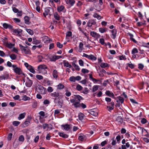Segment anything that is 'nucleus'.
<instances>
[{
	"label": "nucleus",
	"mask_w": 149,
	"mask_h": 149,
	"mask_svg": "<svg viewBox=\"0 0 149 149\" xmlns=\"http://www.w3.org/2000/svg\"><path fill=\"white\" fill-rule=\"evenodd\" d=\"M13 68L14 72L17 74L19 75L22 74V71L20 68L17 67L16 65H13L12 66Z\"/></svg>",
	"instance_id": "obj_1"
},
{
	"label": "nucleus",
	"mask_w": 149,
	"mask_h": 149,
	"mask_svg": "<svg viewBox=\"0 0 149 149\" xmlns=\"http://www.w3.org/2000/svg\"><path fill=\"white\" fill-rule=\"evenodd\" d=\"M38 92L42 94H44L45 93V89L41 85L38 86Z\"/></svg>",
	"instance_id": "obj_2"
},
{
	"label": "nucleus",
	"mask_w": 149,
	"mask_h": 149,
	"mask_svg": "<svg viewBox=\"0 0 149 149\" xmlns=\"http://www.w3.org/2000/svg\"><path fill=\"white\" fill-rule=\"evenodd\" d=\"M70 101L71 103H74L73 105L75 107L77 108L80 106L81 104L79 103V102H76L75 98L71 100Z\"/></svg>",
	"instance_id": "obj_3"
},
{
	"label": "nucleus",
	"mask_w": 149,
	"mask_h": 149,
	"mask_svg": "<svg viewBox=\"0 0 149 149\" xmlns=\"http://www.w3.org/2000/svg\"><path fill=\"white\" fill-rule=\"evenodd\" d=\"M19 46L22 50L23 51L25 54H28L29 53V50L26 48H27V46H26L25 47H24L21 45H19Z\"/></svg>",
	"instance_id": "obj_4"
},
{
	"label": "nucleus",
	"mask_w": 149,
	"mask_h": 149,
	"mask_svg": "<svg viewBox=\"0 0 149 149\" xmlns=\"http://www.w3.org/2000/svg\"><path fill=\"white\" fill-rule=\"evenodd\" d=\"M96 24V22L93 19H91L89 20L88 22L87 23L88 26V27H90L92 26V25H94Z\"/></svg>",
	"instance_id": "obj_5"
},
{
	"label": "nucleus",
	"mask_w": 149,
	"mask_h": 149,
	"mask_svg": "<svg viewBox=\"0 0 149 149\" xmlns=\"http://www.w3.org/2000/svg\"><path fill=\"white\" fill-rule=\"evenodd\" d=\"M27 79H28V80L26 82L25 84L27 87H30L33 84V82L31 80L29 79L28 77H27Z\"/></svg>",
	"instance_id": "obj_6"
},
{
	"label": "nucleus",
	"mask_w": 149,
	"mask_h": 149,
	"mask_svg": "<svg viewBox=\"0 0 149 149\" xmlns=\"http://www.w3.org/2000/svg\"><path fill=\"white\" fill-rule=\"evenodd\" d=\"M3 26L4 28L6 29L8 28L10 29H13V26H12L6 23L3 24Z\"/></svg>",
	"instance_id": "obj_7"
},
{
	"label": "nucleus",
	"mask_w": 149,
	"mask_h": 149,
	"mask_svg": "<svg viewBox=\"0 0 149 149\" xmlns=\"http://www.w3.org/2000/svg\"><path fill=\"white\" fill-rule=\"evenodd\" d=\"M105 94L108 96L112 97H113L114 96L113 93L109 91H107L105 92Z\"/></svg>",
	"instance_id": "obj_8"
},
{
	"label": "nucleus",
	"mask_w": 149,
	"mask_h": 149,
	"mask_svg": "<svg viewBox=\"0 0 149 149\" xmlns=\"http://www.w3.org/2000/svg\"><path fill=\"white\" fill-rule=\"evenodd\" d=\"M61 126L63 128L64 130L66 131H68L70 129V125L67 124L62 125Z\"/></svg>",
	"instance_id": "obj_9"
},
{
	"label": "nucleus",
	"mask_w": 149,
	"mask_h": 149,
	"mask_svg": "<svg viewBox=\"0 0 149 149\" xmlns=\"http://www.w3.org/2000/svg\"><path fill=\"white\" fill-rule=\"evenodd\" d=\"M22 30L20 29H16L13 31V32L16 33L17 35H20V33L22 32Z\"/></svg>",
	"instance_id": "obj_10"
},
{
	"label": "nucleus",
	"mask_w": 149,
	"mask_h": 149,
	"mask_svg": "<svg viewBox=\"0 0 149 149\" xmlns=\"http://www.w3.org/2000/svg\"><path fill=\"white\" fill-rule=\"evenodd\" d=\"M9 78V75L8 74L2 75L0 76V79H8Z\"/></svg>",
	"instance_id": "obj_11"
},
{
	"label": "nucleus",
	"mask_w": 149,
	"mask_h": 149,
	"mask_svg": "<svg viewBox=\"0 0 149 149\" xmlns=\"http://www.w3.org/2000/svg\"><path fill=\"white\" fill-rule=\"evenodd\" d=\"M112 34L111 37L113 39H114L116 36V29H113L111 31Z\"/></svg>",
	"instance_id": "obj_12"
},
{
	"label": "nucleus",
	"mask_w": 149,
	"mask_h": 149,
	"mask_svg": "<svg viewBox=\"0 0 149 149\" xmlns=\"http://www.w3.org/2000/svg\"><path fill=\"white\" fill-rule=\"evenodd\" d=\"M25 23V24H29L30 22H29L30 18L27 16H26L24 17Z\"/></svg>",
	"instance_id": "obj_13"
},
{
	"label": "nucleus",
	"mask_w": 149,
	"mask_h": 149,
	"mask_svg": "<svg viewBox=\"0 0 149 149\" xmlns=\"http://www.w3.org/2000/svg\"><path fill=\"white\" fill-rule=\"evenodd\" d=\"M46 69H38V71L39 73H41L43 74H45L47 73V71Z\"/></svg>",
	"instance_id": "obj_14"
},
{
	"label": "nucleus",
	"mask_w": 149,
	"mask_h": 149,
	"mask_svg": "<svg viewBox=\"0 0 149 149\" xmlns=\"http://www.w3.org/2000/svg\"><path fill=\"white\" fill-rule=\"evenodd\" d=\"M51 95L53 97H57L59 96V94L57 92H54L51 93Z\"/></svg>",
	"instance_id": "obj_15"
},
{
	"label": "nucleus",
	"mask_w": 149,
	"mask_h": 149,
	"mask_svg": "<svg viewBox=\"0 0 149 149\" xmlns=\"http://www.w3.org/2000/svg\"><path fill=\"white\" fill-rule=\"evenodd\" d=\"M49 58L50 61H55L57 60L56 56H52L49 57Z\"/></svg>",
	"instance_id": "obj_16"
},
{
	"label": "nucleus",
	"mask_w": 149,
	"mask_h": 149,
	"mask_svg": "<svg viewBox=\"0 0 149 149\" xmlns=\"http://www.w3.org/2000/svg\"><path fill=\"white\" fill-rule=\"evenodd\" d=\"M47 67L45 65H39L38 67V69H47Z\"/></svg>",
	"instance_id": "obj_17"
},
{
	"label": "nucleus",
	"mask_w": 149,
	"mask_h": 149,
	"mask_svg": "<svg viewBox=\"0 0 149 149\" xmlns=\"http://www.w3.org/2000/svg\"><path fill=\"white\" fill-rule=\"evenodd\" d=\"M5 45L8 48H11L12 47L14 46V45L13 44L11 43H9L7 42L5 43Z\"/></svg>",
	"instance_id": "obj_18"
},
{
	"label": "nucleus",
	"mask_w": 149,
	"mask_h": 149,
	"mask_svg": "<svg viewBox=\"0 0 149 149\" xmlns=\"http://www.w3.org/2000/svg\"><path fill=\"white\" fill-rule=\"evenodd\" d=\"M64 7L63 6H61L57 8V10L59 12H61L62 11H63L64 12L65 11L64 10Z\"/></svg>",
	"instance_id": "obj_19"
},
{
	"label": "nucleus",
	"mask_w": 149,
	"mask_h": 149,
	"mask_svg": "<svg viewBox=\"0 0 149 149\" xmlns=\"http://www.w3.org/2000/svg\"><path fill=\"white\" fill-rule=\"evenodd\" d=\"M49 9L47 8L45 9V12L43 13V15L45 17H46V15H48V14L49 12Z\"/></svg>",
	"instance_id": "obj_20"
},
{
	"label": "nucleus",
	"mask_w": 149,
	"mask_h": 149,
	"mask_svg": "<svg viewBox=\"0 0 149 149\" xmlns=\"http://www.w3.org/2000/svg\"><path fill=\"white\" fill-rule=\"evenodd\" d=\"M40 42V41L39 40H38L36 38H33V44L35 45H37L39 44Z\"/></svg>",
	"instance_id": "obj_21"
},
{
	"label": "nucleus",
	"mask_w": 149,
	"mask_h": 149,
	"mask_svg": "<svg viewBox=\"0 0 149 149\" xmlns=\"http://www.w3.org/2000/svg\"><path fill=\"white\" fill-rule=\"evenodd\" d=\"M117 98L118 99V100L117 101V102H121V103L123 102L124 99L123 98L120 96H119L117 97Z\"/></svg>",
	"instance_id": "obj_22"
},
{
	"label": "nucleus",
	"mask_w": 149,
	"mask_h": 149,
	"mask_svg": "<svg viewBox=\"0 0 149 149\" xmlns=\"http://www.w3.org/2000/svg\"><path fill=\"white\" fill-rule=\"evenodd\" d=\"M116 120L118 122L120 123H122L123 122V119L121 116H118L116 119Z\"/></svg>",
	"instance_id": "obj_23"
},
{
	"label": "nucleus",
	"mask_w": 149,
	"mask_h": 149,
	"mask_svg": "<svg viewBox=\"0 0 149 149\" xmlns=\"http://www.w3.org/2000/svg\"><path fill=\"white\" fill-rule=\"evenodd\" d=\"M26 115V113H21L19 115V116L18 118L19 120H20L24 118L25 116Z\"/></svg>",
	"instance_id": "obj_24"
},
{
	"label": "nucleus",
	"mask_w": 149,
	"mask_h": 149,
	"mask_svg": "<svg viewBox=\"0 0 149 149\" xmlns=\"http://www.w3.org/2000/svg\"><path fill=\"white\" fill-rule=\"evenodd\" d=\"M129 34L130 36V39L134 43H136L137 41L133 38V35L130 33H129Z\"/></svg>",
	"instance_id": "obj_25"
},
{
	"label": "nucleus",
	"mask_w": 149,
	"mask_h": 149,
	"mask_svg": "<svg viewBox=\"0 0 149 149\" xmlns=\"http://www.w3.org/2000/svg\"><path fill=\"white\" fill-rule=\"evenodd\" d=\"M54 17L56 20H59L60 19L59 16L57 13H56L54 14Z\"/></svg>",
	"instance_id": "obj_26"
},
{
	"label": "nucleus",
	"mask_w": 149,
	"mask_h": 149,
	"mask_svg": "<svg viewBox=\"0 0 149 149\" xmlns=\"http://www.w3.org/2000/svg\"><path fill=\"white\" fill-rule=\"evenodd\" d=\"M108 64L106 63H102L100 65V66L102 68H105L107 67L108 66Z\"/></svg>",
	"instance_id": "obj_27"
},
{
	"label": "nucleus",
	"mask_w": 149,
	"mask_h": 149,
	"mask_svg": "<svg viewBox=\"0 0 149 149\" xmlns=\"http://www.w3.org/2000/svg\"><path fill=\"white\" fill-rule=\"evenodd\" d=\"M53 76L54 78H56L58 77V72L56 70H54L53 72Z\"/></svg>",
	"instance_id": "obj_28"
},
{
	"label": "nucleus",
	"mask_w": 149,
	"mask_h": 149,
	"mask_svg": "<svg viewBox=\"0 0 149 149\" xmlns=\"http://www.w3.org/2000/svg\"><path fill=\"white\" fill-rule=\"evenodd\" d=\"M83 45H84L83 44V43H82L81 42L80 43L79 45V52H81L83 50Z\"/></svg>",
	"instance_id": "obj_29"
},
{
	"label": "nucleus",
	"mask_w": 149,
	"mask_h": 149,
	"mask_svg": "<svg viewBox=\"0 0 149 149\" xmlns=\"http://www.w3.org/2000/svg\"><path fill=\"white\" fill-rule=\"evenodd\" d=\"M59 135L60 136L64 138H67L68 137V136L67 134H64L63 133H60Z\"/></svg>",
	"instance_id": "obj_30"
},
{
	"label": "nucleus",
	"mask_w": 149,
	"mask_h": 149,
	"mask_svg": "<svg viewBox=\"0 0 149 149\" xmlns=\"http://www.w3.org/2000/svg\"><path fill=\"white\" fill-rule=\"evenodd\" d=\"M93 16L95 18H97L98 19H100L101 18V17L100 15H98V14L97 13H94L93 14Z\"/></svg>",
	"instance_id": "obj_31"
},
{
	"label": "nucleus",
	"mask_w": 149,
	"mask_h": 149,
	"mask_svg": "<svg viewBox=\"0 0 149 149\" xmlns=\"http://www.w3.org/2000/svg\"><path fill=\"white\" fill-rule=\"evenodd\" d=\"M67 2L69 3L72 6L75 3V1L74 0H66Z\"/></svg>",
	"instance_id": "obj_32"
},
{
	"label": "nucleus",
	"mask_w": 149,
	"mask_h": 149,
	"mask_svg": "<svg viewBox=\"0 0 149 149\" xmlns=\"http://www.w3.org/2000/svg\"><path fill=\"white\" fill-rule=\"evenodd\" d=\"M10 57L12 60H15L17 58L16 56L14 54H12L10 55Z\"/></svg>",
	"instance_id": "obj_33"
},
{
	"label": "nucleus",
	"mask_w": 149,
	"mask_h": 149,
	"mask_svg": "<svg viewBox=\"0 0 149 149\" xmlns=\"http://www.w3.org/2000/svg\"><path fill=\"white\" fill-rule=\"evenodd\" d=\"M84 115L82 113H80L79 115V118L80 120H82L84 118Z\"/></svg>",
	"instance_id": "obj_34"
},
{
	"label": "nucleus",
	"mask_w": 149,
	"mask_h": 149,
	"mask_svg": "<svg viewBox=\"0 0 149 149\" xmlns=\"http://www.w3.org/2000/svg\"><path fill=\"white\" fill-rule=\"evenodd\" d=\"M88 59L91 60H95L96 59V58L93 55H91L89 56Z\"/></svg>",
	"instance_id": "obj_35"
},
{
	"label": "nucleus",
	"mask_w": 149,
	"mask_h": 149,
	"mask_svg": "<svg viewBox=\"0 0 149 149\" xmlns=\"http://www.w3.org/2000/svg\"><path fill=\"white\" fill-rule=\"evenodd\" d=\"M75 97L74 98H76V99H77L79 100V102L82 99V97L79 95H75Z\"/></svg>",
	"instance_id": "obj_36"
},
{
	"label": "nucleus",
	"mask_w": 149,
	"mask_h": 149,
	"mask_svg": "<svg viewBox=\"0 0 149 149\" xmlns=\"http://www.w3.org/2000/svg\"><path fill=\"white\" fill-rule=\"evenodd\" d=\"M98 88V87L97 86H93V88L92 91L93 92H95V91H97Z\"/></svg>",
	"instance_id": "obj_37"
},
{
	"label": "nucleus",
	"mask_w": 149,
	"mask_h": 149,
	"mask_svg": "<svg viewBox=\"0 0 149 149\" xmlns=\"http://www.w3.org/2000/svg\"><path fill=\"white\" fill-rule=\"evenodd\" d=\"M91 35L93 37H95L96 36H97V34L94 32V31H92L90 33Z\"/></svg>",
	"instance_id": "obj_38"
},
{
	"label": "nucleus",
	"mask_w": 149,
	"mask_h": 149,
	"mask_svg": "<svg viewBox=\"0 0 149 149\" xmlns=\"http://www.w3.org/2000/svg\"><path fill=\"white\" fill-rule=\"evenodd\" d=\"M20 123L19 121H14L13 122V125L15 126H17Z\"/></svg>",
	"instance_id": "obj_39"
},
{
	"label": "nucleus",
	"mask_w": 149,
	"mask_h": 149,
	"mask_svg": "<svg viewBox=\"0 0 149 149\" xmlns=\"http://www.w3.org/2000/svg\"><path fill=\"white\" fill-rule=\"evenodd\" d=\"M19 140L21 141H23L24 140V137L23 136L21 135L19 136Z\"/></svg>",
	"instance_id": "obj_40"
},
{
	"label": "nucleus",
	"mask_w": 149,
	"mask_h": 149,
	"mask_svg": "<svg viewBox=\"0 0 149 149\" xmlns=\"http://www.w3.org/2000/svg\"><path fill=\"white\" fill-rule=\"evenodd\" d=\"M58 88L60 89H63V88L64 87V86L63 84H59L58 85Z\"/></svg>",
	"instance_id": "obj_41"
},
{
	"label": "nucleus",
	"mask_w": 149,
	"mask_h": 149,
	"mask_svg": "<svg viewBox=\"0 0 149 149\" xmlns=\"http://www.w3.org/2000/svg\"><path fill=\"white\" fill-rule=\"evenodd\" d=\"M138 52V51L136 48L133 49L132 51V54H133L137 53Z\"/></svg>",
	"instance_id": "obj_42"
},
{
	"label": "nucleus",
	"mask_w": 149,
	"mask_h": 149,
	"mask_svg": "<svg viewBox=\"0 0 149 149\" xmlns=\"http://www.w3.org/2000/svg\"><path fill=\"white\" fill-rule=\"evenodd\" d=\"M56 45L58 47L60 48H62L63 46V45L62 44H61L60 42H57Z\"/></svg>",
	"instance_id": "obj_43"
},
{
	"label": "nucleus",
	"mask_w": 149,
	"mask_h": 149,
	"mask_svg": "<svg viewBox=\"0 0 149 149\" xmlns=\"http://www.w3.org/2000/svg\"><path fill=\"white\" fill-rule=\"evenodd\" d=\"M69 80L71 81L74 82L76 81L75 77H70Z\"/></svg>",
	"instance_id": "obj_44"
},
{
	"label": "nucleus",
	"mask_w": 149,
	"mask_h": 149,
	"mask_svg": "<svg viewBox=\"0 0 149 149\" xmlns=\"http://www.w3.org/2000/svg\"><path fill=\"white\" fill-rule=\"evenodd\" d=\"M82 88V87L79 85H77L76 87L77 89L79 91L81 90Z\"/></svg>",
	"instance_id": "obj_45"
},
{
	"label": "nucleus",
	"mask_w": 149,
	"mask_h": 149,
	"mask_svg": "<svg viewBox=\"0 0 149 149\" xmlns=\"http://www.w3.org/2000/svg\"><path fill=\"white\" fill-rule=\"evenodd\" d=\"M12 135L13 134L12 133L9 134L8 136V140H11Z\"/></svg>",
	"instance_id": "obj_46"
},
{
	"label": "nucleus",
	"mask_w": 149,
	"mask_h": 149,
	"mask_svg": "<svg viewBox=\"0 0 149 149\" xmlns=\"http://www.w3.org/2000/svg\"><path fill=\"white\" fill-rule=\"evenodd\" d=\"M36 78L38 80H41L43 79V77L40 75H36Z\"/></svg>",
	"instance_id": "obj_47"
},
{
	"label": "nucleus",
	"mask_w": 149,
	"mask_h": 149,
	"mask_svg": "<svg viewBox=\"0 0 149 149\" xmlns=\"http://www.w3.org/2000/svg\"><path fill=\"white\" fill-rule=\"evenodd\" d=\"M58 105L59 106H60L61 107L62 106V104H63V102H61L60 101H58L57 102Z\"/></svg>",
	"instance_id": "obj_48"
},
{
	"label": "nucleus",
	"mask_w": 149,
	"mask_h": 149,
	"mask_svg": "<svg viewBox=\"0 0 149 149\" xmlns=\"http://www.w3.org/2000/svg\"><path fill=\"white\" fill-rule=\"evenodd\" d=\"M81 72L84 73H86L88 72L89 71L85 69H82L81 70Z\"/></svg>",
	"instance_id": "obj_49"
},
{
	"label": "nucleus",
	"mask_w": 149,
	"mask_h": 149,
	"mask_svg": "<svg viewBox=\"0 0 149 149\" xmlns=\"http://www.w3.org/2000/svg\"><path fill=\"white\" fill-rule=\"evenodd\" d=\"M47 90L49 92H51L53 91V89L52 87L49 86L48 87Z\"/></svg>",
	"instance_id": "obj_50"
},
{
	"label": "nucleus",
	"mask_w": 149,
	"mask_h": 149,
	"mask_svg": "<svg viewBox=\"0 0 149 149\" xmlns=\"http://www.w3.org/2000/svg\"><path fill=\"white\" fill-rule=\"evenodd\" d=\"M29 120H28L27 119L24 122V124L26 125V126H27L29 125Z\"/></svg>",
	"instance_id": "obj_51"
},
{
	"label": "nucleus",
	"mask_w": 149,
	"mask_h": 149,
	"mask_svg": "<svg viewBox=\"0 0 149 149\" xmlns=\"http://www.w3.org/2000/svg\"><path fill=\"white\" fill-rule=\"evenodd\" d=\"M26 31L30 35H33V31L30 29H27L26 30Z\"/></svg>",
	"instance_id": "obj_52"
},
{
	"label": "nucleus",
	"mask_w": 149,
	"mask_h": 149,
	"mask_svg": "<svg viewBox=\"0 0 149 149\" xmlns=\"http://www.w3.org/2000/svg\"><path fill=\"white\" fill-rule=\"evenodd\" d=\"M64 66L66 67H68V65H69V63L68 62H66L65 61H63Z\"/></svg>",
	"instance_id": "obj_53"
},
{
	"label": "nucleus",
	"mask_w": 149,
	"mask_h": 149,
	"mask_svg": "<svg viewBox=\"0 0 149 149\" xmlns=\"http://www.w3.org/2000/svg\"><path fill=\"white\" fill-rule=\"evenodd\" d=\"M147 122L145 118H143L141 120V123L143 124H144Z\"/></svg>",
	"instance_id": "obj_54"
},
{
	"label": "nucleus",
	"mask_w": 149,
	"mask_h": 149,
	"mask_svg": "<svg viewBox=\"0 0 149 149\" xmlns=\"http://www.w3.org/2000/svg\"><path fill=\"white\" fill-rule=\"evenodd\" d=\"M50 103V102L49 101L47 100H45L44 102H43V104H49Z\"/></svg>",
	"instance_id": "obj_55"
},
{
	"label": "nucleus",
	"mask_w": 149,
	"mask_h": 149,
	"mask_svg": "<svg viewBox=\"0 0 149 149\" xmlns=\"http://www.w3.org/2000/svg\"><path fill=\"white\" fill-rule=\"evenodd\" d=\"M72 32L71 31H68L67 32L66 35V37H70L72 36Z\"/></svg>",
	"instance_id": "obj_56"
},
{
	"label": "nucleus",
	"mask_w": 149,
	"mask_h": 149,
	"mask_svg": "<svg viewBox=\"0 0 149 149\" xmlns=\"http://www.w3.org/2000/svg\"><path fill=\"white\" fill-rule=\"evenodd\" d=\"M79 63L80 66H84V62L82 60L80 59L79 60Z\"/></svg>",
	"instance_id": "obj_57"
},
{
	"label": "nucleus",
	"mask_w": 149,
	"mask_h": 149,
	"mask_svg": "<svg viewBox=\"0 0 149 149\" xmlns=\"http://www.w3.org/2000/svg\"><path fill=\"white\" fill-rule=\"evenodd\" d=\"M100 42L102 45H104L105 44L104 42V40L102 38L100 39Z\"/></svg>",
	"instance_id": "obj_58"
},
{
	"label": "nucleus",
	"mask_w": 149,
	"mask_h": 149,
	"mask_svg": "<svg viewBox=\"0 0 149 149\" xmlns=\"http://www.w3.org/2000/svg\"><path fill=\"white\" fill-rule=\"evenodd\" d=\"M38 58L39 62H40L42 61V59L43 57L42 56L39 55L38 56Z\"/></svg>",
	"instance_id": "obj_59"
},
{
	"label": "nucleus",
	"mask_w": 149,
	"mask_h": 149,
	"mask_svg": "<svg viewBox=\"0 0 149 149\" xmlns=\"http://www.w3.org/2000/svg\"><path fill=\"white\" fill-rule=\"evenodd\" d=\"M143 67L144 65L142 64H139L138 68L140 70H142Z\"/></svg>",
	"instance_id": "obj_60"
},
{
	"label": "nucleus",
	"mask_w": 149,
	"mask_h": 149,
	"mask_svg": "<svg viewBox=\"0 0 149 149\" xmlns=\"http://www.w3.org/2000/svg\"><path fill=\"white\" fill-rule=\"evenodd\" d=\"M99 31L101 33H103L106 31L104 29L100 28L99 29Z\"/></svg>",
	"instance_id": "obj_61"
},
{
	"label": "nucleus",
	"mask_w": 149,
	"mask_h": 149,
	"mask_svg": "<svg viewBox=\"0 0 149 149\" xmlns=\"http://www.w3.org/2000/svg\"><path fill=\"white\" fill-rule=\"evenodd\" d=\"M88 92V90L87 88H85L84 91L83 93L85 94H87Z\"/></svg>",
	"instance_id": "obj_62"
},
{
	"label": "nucleus",
	"mask_w": 149,
	"mask_h": 149,
	"mask_svg": "<svg viewBox=\"0 0 149 149\" xmlns=\"http://www.w3.org/2000/svg\"><path fill=\"white\" fill-rule=\"evenodd\" d=\"M84 137L81 135L79 136L78 137V139L81 141H82L84 139Z\"/></svg>",
	"instance_id": "obj_63"
},
{
	"label": "nucleus",
	"mask_w": 149,
	"mask_h": 149,
	"mask_svg": "<svg viewBox=\"0 0 149 149\" xmlns=\"http://www.w3.org/2000/svg\"><path fill=\"white\" fill-rule=\"evenodd\" d=\"M71 95V93L70 92H69L68 91H66V93H65V95L66 96L69 97Z\"/></svg>",
	"instance_id": "obj_64"
}]
</instances>
